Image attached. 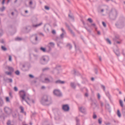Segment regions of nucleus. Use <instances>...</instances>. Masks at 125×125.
I'll return each mask as SVG.
<instances>
[{
	"mask_svg": "<svg viewBox=\"0 0 125 125\" xmlns=\"http://www.w3.org/2000/svg\"><path fill=\"white\" fill-rule=\"evenodd\" d=\"M20 95L22 100H25V96H26V93L25 91L21 90L20 91Z\"/></svg>",
	"mask_w": 125,
	"mask_h": 125,
	"instance_id": "f257e3e1",
	"label": "nucleus"
},
{
	"mask_svg": "<svg viewBox=\"0 0 125 125\" xmlns=\"http://www.w3.org/2000/svg\"><path fill=\"white\" fill-rule=\"evenodd\" d=\"M54 94L55 95H57V96H61V93H60L59 90H55L54 91Z\"/></svg>",
	"mask_w": 125,
	"mask_h": 125,
	"instance_id": "f03ea898",
	"label": "nucleus"
},
{
	"mask_svg": "<svg viewBox=\"0 0 125 125\" xmlns=\"http://www.w3.org/2000/svg\"><path fill=\"white\" fill-rule=\"evenodd\" d=\"M62 109L64 111H69V106L68 105H64L62 106Z\"/></svg>",
	"mask_w": 125,
	"mask_h": 125,
	"instance_id": "7ed1b4c3",
	"label": "nucleus"
},
{
	"mask_svg": "<svg viewBox=\"0 0 125 125\" xmlns=\"http://www.w3.org/2000/svg\"><path fill=\"white\" fill-rule=\"evenodd\" d=\"M79 110L82 113H84V112H85V109H84V107H81V108H79Z\"/></svg>",
	"mask_w": 125,
	"mask_h": 125,
	"instance_id": "20e7f679",
	"label": "nucleus"
},
{
	"mask_svg": "<svg viewBox=\"0 0 125 125\" xmlns=\"http://www.w3.org/2000/svg\"><path fill=\"white\" fill-rule=\"evenodd\" d=\"M117 115L118 117H119V118H121L122 115L121 114V112H120V110L119 109L117 110Z\"/></svg>",
	"mask_w": 125,
	"mask_h": 125,
	"instance_id": "39448f33",
	"label": "nucleus"
},
{
	"mask_svg": "<svg viewBox=\"0 0 125 125\" xmlns=\"http://www.w3.org/2000/svg\"><path fill=\"white\" fill-rule=\"evenodd\" d=\"M64 83V82L61 81L60 80L56 81L57 83Z\"/></svg>",
	"mask_w": 125,
	"mask_h": 125,
	"instance_id": "423d86ee",
	"label": "nucleus"
},
{
	"mask_svg": "<svg viewBox=\"0 0 125 125\" xmlns=\"http://www.w3.org/2000/svg\"><path fill=\"white\" fill-rule=\"evenodd\" d=\"M8 69L9 71H11V72H13V68L8 66Z\"/></svg>",
	"mask_w": 125,
	"mask_h": 125,
	"instance_id": "0eeeda50",
	"label": "nucleus"
},
{
	"mask_svg": "<svg viewBox=\"0 0 125 125\" xmlns=\"http://www.w3.org/2000/svg\"><path fill=\"white\" fill-rule=\"evenodd\" d=\"M120 104L121 107H124V104H123V101L120 100Z\"/></svg>",
	"mask_w": 125,
	"mask_h": 125,
	"instance_id": "6e6552de",
	"label": "nucleus"
},
{
	"mask_svg": "<svg viewBox=\"0 0 125 125\" xmlns=\"http://www.w3.org/2000/svg\"><path fill=\"white\" fill-rule=\"evenodd\" d=\"M20 109L21 110V113H23L24 112V108H23V107H22V106H21Z\"/></svg>",
	"mask_w": 125,
	"mask_h": 125,
	"instance_id": "1a4fd4ad",
	"label": "nucleus"
},
{
	"mask_svg": "<svg viewBox=\"0 0 125 125\" xmlns=\"http://www.w3.org/2000/svg\"><path fill=\"white\" fill-rule=\"evenodd\" d=\"M41 49L42 50V51H43V52H45V48H43V47H41Z\"/></svg>",
	"mask_w": 125,
	"mask_h": 125,
	"instance_id": "9d476101",
	"label": "nucleus"
},
{
	"mask_svg": "<svg viewBox=\"0 0 125 125\" xmlns=\"http://www.w3.org/2000/svg\"><path fill=\"white\" fill-rule=\"evenodd\" d=\"M5 9V8L4 7H2L0 9V11H3Z\"/></svg>",
	"mask_w": 125,
	"mask_h": 125,
	"instance_id": "9b49d317",
	"label": "nucleus"
},
{
	"mask_svg": "<svg viewBox=\"0 0 125 125\" xmlns=\"http://www.w3.org/2000/svg\"><path fill=\"white\" fill-rule=\"evenodd\" d=\"M42 23H40V24H37L36 25H33V26H34V27H39V26H41V25H42Z\"/></svg>",
	"mask_w": 125,
	"mask_h": 125,
	"instance_id": "f8f14e48",
	"label": "nucleus"
},
{
	"mask_svg": "<svg viewBox=\"0 0 125 125\" xmlns=\"http://www.w3.org/2000/svg\"><path fill=\"white\" fill-rule=\"evenodd\" d=\"M88 21H89V22H90V23H92V20L90 18L88 19L87 20Z\"/></svg>",
	"mask_w": 125,
	"mask_h": 125,
	"instance_id": "ddd939ff",
	"label": "nucleus"
},
{
	"mask_svg": "<svg viewBox=\"0 0 125 125\" xmlns=\"http://www.w3.org/2000/svg\"><path fill=\"white\" fill-rule=\"evenodd\" d=\"M1 48H2V50H4V51L6 50V48H5V47H4L3 46H1Z\"/></svg>",
	"mask_w": 125,
	"mask_h": 125,
	"instance_id": "4468645a",
	"label": "nucleus"
},
{
	"mask_svg": "<svg viewBox=\"0 0 125 125\" xmlns=\"http://www.w3.org/2000/svg\"><path fill=\"white\" fill-rule=\"evenodd\" d=\"M106 41L107 42H108V43H109V44H111V41H110V40H109V39H107Z\"/></svg>",
	"mask_w": 125,
	"mask_h": 125,
	"instance_id": "2eb2a0df",
	"label": "nucleus"
},
{
	"mask_svg": "<svg viewBox=\"0 0 125 125\" xmlns=\"http://www.w3.org/2000/svg\"><path fill=\"white\" fill-rule=\"evenodd\" d=\"M15 74L16 75H19V74H20V72H19V71L17 70L15 72Z\"/></svg>",
	"mask_w": 125,
	"mask_h": 125,
	"instance_id": "dca6fc26",
	"label": "nucleus"
},
{
	"mask_svg": "<svg viewBox=\"0 0 125 125\" xmlns=\"http://www.w3.org/2000/svg\"><path fill=\"white\" fill-rule=\"evenodd\" d=\"M45 83H49V80L46 78L45 79Z\"/></svg>",
	"mask_w": 125,
	"mask_h": 125,
	"instance_id": "f3484780",
	"label": "nucleus"
},
{
	"mask_svg": "<svg viewBox=\"0 0 125 125\" xmlns=\"http://www.w3.org/2000/svg\"><path fill=\"white\" fill-rule=\"evenodd\" d=\"M45 9H46V10H49V7L47 6H45Z\"/></svg>",
	"mask_w": 125,
	"mask_h": 125,
	"instance_id": "a211bd4d",
	"label": "nucleus"
},
{
	"mask_svg": "<svg viewBox=\"0 0 125 125\" xmlns=\"http://www.w3.org/2000/svg\"><path fill=\"white\" fill-rule=\"evenodd\" d=\"M5 110V112H7V111H8V110H9V108H8V107H5L4 108Z\"/></svg>",
	"mask_w": 125,
	"mask_h": 125,
	"instance_id": "6ab92c4d",
	"label": "nucleus"
},
{
	"mask_svg": "<svg viewBox=\"0 0 125 125\" xmlns=\"http://www.w3.org/2000/svg\"><path fill=\"white\" fill-rule=\"evenodd\" d=\"M12 58L11 57V56H9V61H11L12 60Z\"/></svg>",
	"mask_w": 125,
	"mask_h": 125,
	"instance_id": "aec40b11",
	"label": "nucleus"
},
{
	"mask_svg": "<svg viewBox=\"0 0 125 125\" xmlns=\"http://www.w3.org/2000/svg\"><path fill=\"white\" fill-rule=\"evenodd\" d=\"M28 100V101H27ZM27 100H25L26 102H31V101L30 100V99H29V98H27Z\"/></svg>",
	"mask_w": 125,
	"mask_h": 125,
	"instance_id": "412c9836",
	"label": "nucleus"
},
{
	"mask_svg": "<svg viewBox=\"0 0 125 125\" xmlns=\"http://www.w3.org/2000/svg\"><path fill=\"white\" fill-rule=\"evenodd\" d=\"M6 101L7 102H9V98L6 97Z\"/></svg>",
	"mask_w": 125,
	"mask_h": 125,
	"instance_id": "4be33fe9",
	"label": "nucleus"
},
{
	"mask_svg": "<svg viewBox=\"0 0 125 125\" xmlns=\"http://www.w3.org/2000/svg\"><path fill=\"white\" fill-rule=\"evenodd\" d=\"M102 120H101V119H99V123L100 124H102Z\"/></svg>",
	"mask_w": 125,
	"mask_h": 125,
	"instance_id": "5701e85b",
	"label": "nucleus"
},
{
	"mask_svg": "<svg viewBox=\"0 0 125 125\" xmlns=\"http://www.w3.org/2000/svg\"><path fill=\"white\" fill-rule=\"evenodd\" d=\"M74 85H75V84H74V83H71V86H72V87H73V88L75 87Z\"/></svg>",
	"mask_w": 125,
	"mask_h": 125,
	"instance_id": "b1692460",
	"label": "nucleus"
},
{
	"mask_svg": "<svg viewBox=\"0 0 125 125\" xmlns=\"http://www.w3.org/2000/svg\"><path fill=\"white\" fill-rule=\"evenodd\" d=\"M16 40L17 41H21V38H17Z\"/></svg>",
	"mask_w": 125,
	"mask_h": 125,
	"instance_id": "393cba45",
	"label": "nucleus"
},
{
	"mask_svg": "<svg viewBox=\"0 0 125 125\" xmlns=\"http://www.w3.org/2000/svg\"><path fill=\"white\" fill-rule=\"evenodd\" d=\"M45 59H48V57H45L44 59H43V61H45Z\"/></svg>",
	"mask_w": 125,
	"mask_h": 125,
	"instance_id": "a878e982",
	"label": "nucleus"
},
{
	"mask_svg": "<svg viewBox=\"0 0 125 125\" xmlns=\"http://www.w3.org/2000/svg\"><path fill=\"white\" fill-rule=\"evenodd\" d=\"M103 25L104 27H106V23H105L104 22H103Z\"/></svg>",
	"mask_w": 125,
	"mask_h": 125,
	"instance_id": "bb28decb",
	"label": "nucleus"
},
{
	"mask_svg": "<svg viewBox=\"0 0 125 125\" xmlns=\"http://www.w3.org/2000/svg\"><path fill=\"white\" fill-rule=\"evenodd\" d=\"M6 74H7V75H11V72H6Z\"/></svg>",
	"mask_w": 125,
	"mask_h": 125,
	"instance_id": "cd10ccee",
	"label": "nucleus"
},
{
	"mask_svg": "<svg viewBox=\"0 0 125 125\" xmlns=\"http://www.w3.org/2000/svg\"><path fill=\"white\" fill-rule=\"evenodd\" d=\"M14 89H15V91H17V90H18V88H17V87H15Z\"/></svg>",
	"mask_w": 125,
	"mask_h": 125,
	"instance_id": "c85d7f7f",
	"label": "nucleus"
},
{
	"mask_svg": "<svg viewBox=\"0 0 125 125\" xmlns=\"http://www.w3.org/2000/svg\"><path fill=\"white\" fill-rule=\"evenodd\" d=\"M49 44L50 45H54V43H53V42H50V43H49Z\"/></svg>",
	"mask_w": 125,
	"mask_h": 125,
	"instance_id": "c756f323",
	"label": "nucleus"
},
{
	"mask_svg": "<svg viewBox=\"0 0 125 125\" xmlns=\"http://www.w3.org/2000/svg\"><path fill=\"white\" fill-rule=\"evenodd\" d=\"M102 87L104 89V90H105V86L102 85Z\"/></svg>",
	"mask_w": 125,
	"mask_h": 125,
	"instance_id": "7c9ffc66",
	"label": "nucleus"
},
{
	"mask_svg": "<svg viewBox=\"0 0 125 125\" xmlns=\"http://www.w3.org/2000/svg\"><path fill=\"white\" fill-rule=\"evenodd\" d=\"M30 78H34V76L32 75H29Z\"/></svg>",
	"mask_w": 125,
	"mask_h": 125,
	"instance_id": "2f4dec72",
	"label": "nucleus"
},
{
	"mask_svg": "<svg viewBox=\"0 0 125 125\" xmlns=\"http://www.w3.org/2000/svg\"><path fill=\"white\" fill-rule=\"evenodd\" d=\"M9 83H12V79H9Z\"/></svg>",
	"mask_w": 125,
	"mask_h": 125,
	"instance_id": "473e14b6",
	"label": "nucleus"
},
{
	"mask_svg": "<svg viewBox=\"0 0 125 125\" xmlns=\"http://www.w3.org/2000/svg\"><path fill=\"white\" fill-rule=\"evenodd\" d=\"M93 118L94 119H96V115H93Z\"/></svg>",
	"mask_w": 125,
	"mask_h": 125,
	"instance_id": "72a5a7b5",
	"label": "nucleus"
},
{
	"mask_svg": "<svg viewBox=\"0 0 125 125\" xmlns=\"http://www.w3.org/2000/svg\"><path fill=\"white\" fill-rule=\"evenodd\" d=\"M56 32H55V30H53L52 31V34H55Z\"/></svg>",
	"mask_w": 125,
	"mask_h": 125,
	"instance_id": "f704fd0d",
	"label": "nucleus"
},
{
	"mask_svg": "<svg viewBox=\"0 0 125 125\" xmlns=\"http://www.w3.org/2000/svg\"><path fill=\"white\" fill-rule=\"evenodd\" d=\"M98 98H100V95L99 94H98Z\"/></svg>",
	"mask_w": 125,
	"mask_h": 125,
	"instance_id": "c9c22d12",
	"label": "nucleus"
},
{
	"mask_svg": "<svg viewBox=\"0 0 125 125\" xmlns=\"http://www.w3.org/2000/svg\"><path fill=\"white\" fill-rule=\"evenodd\" d=\"M4 1H5V0H2V4H3V3H4Z\"/></svg>",
	"mask_w": 125,
	"mask_h": 125,
	"instance_id": "e433bc0d",
	"label": "nucleus"
},
{
	"mask_svg": "<svg viewBox=\"0 0 125 125\" xmlns=\"http://www.w3.org/2000/svg\"><path fill=\"white\" fill-rule=\"evenodd\" d=\"M85 96H88V94H87V93L85 94Z\"/></svg>",
	"mask_w": 125,
	"mask_h": 125,
	"instance_id": "4c0bfd02",
	"label": "nucleus"
},
{
	"mask_svg": "<svg viewBox=\"0 0 125 125\" xmlns=\"http://www.w3.org/2000/svg\"><path fill=\"white\" fill-rule=\"evenodd\" d=\"M7 125H10V122H8L7 123Z\"/></svg>",
	"mask_w": 125,
	"mask_h": 125,
	"instance_id": "58836bf2",
	"label": "nucleus"
},
{
	"mask_svg": "<svg viewBox=\"0 0 125 125\" xmlns=\"http://www.w3.org/2000/svg\"><path fill=\"white\" fill-rule=\"evenodd\" d=\"M91 80H92V81H94V78H91Z\"/></svg>",
	"mask_w": 125,
	"mask_h": 125,
	"instance_id": "ea45409f",
	"label": "nucleus"
},
{
	"mask_svg": "<svg viewBox=\"0 0 125 125\" xmlns=\"http://www.w3.org/2000/svg\"><path fill=\"white\" fill-rule=\"evenodd\" d=\"M63 36H64V34H62L61 35L62 38V37H63Z\"/></svg>",
	"mask_w": 125,
	"mask_h": 125,
	"instance_id": "a19ab883",
	"label": "nucleus"
},
{
	"mask_svg": "<svg viewBox=\"0 0 125 125\" xmlns=\"http://www.w3.org/2000/svg\"><path fill=\"white\" fill-rule=\"evenodd\" d=\"M98 34L99 35H100V32L99 31H98Z\"/></svg>",
	"mask_w": 125,
	"mask_h": 125,
	"instance_id": "79ce46f5",
	"label": "nucleus"
},
{
	"mask_svg": "<svg viewBox=\"0 0 125 125\" xmlns=\"http://www.w3.org/2000/svg\"><path fill=\"white\" fill-rule=\"evenodd\" d=\"M93 26H95V24L93 23L92 24Z\"/></svg>",
	"mask_w": 125,
	"mask_h": 125,
	"instance_id": "37998d69",
	"label": "nucleus"
},
{
	"mask_svg": "<svg viewBox=\"0 0 125 125\" xmlns=\"http://www.w3.org/2000/svg\"><path fill=\"white\" fill-rule=\"evenodd\" d=\"M62 32H64V29H63V28H62Z\"/></svg>",
	"mask_w": 125,
	"mask_h": 125,
	"instance_id": "c03bdc74",
	"label": "nucleus"
},
{
	"mask_svg": "<svg viewBox=\"0 0 125 125\" xmlns=\"http://www.w3.org/2000/svg\"><path fill=\"white\" fill-rule=\"evenodd\" d=\"M36 41H38V38H36Z\"/></svg>",
	"mask_w": 125,
	"mask_h": 125,
	"instance_id": "a18cd8bd",
	"label": "nucleus"
},
{
	"mask_svg": "<svg viewBox=\"0 0 125 125\" xmlns=\"http://www.w3.org/2000/svg\"><path fill=\"white\" fill-rule=\"evenodd\" d=\"M28 13V11H25V13Z\"/></svg>",
	"mask_w": 125,
	"mask_h": 125,
	"instance_id": "49530a36",
	"label": "nucleus"
},
{
	"mask_svg": "<svg viewBox=\"0 0 125 125\" xmlns=\"http://www.w3.org/2000/svg\"><path fill=\"white\" fill-rule=\"evenodd\" d=\"M32 1H30V4H32Z\"/></svg>",
	"mask_w": 125,
	"mask_h": 125,
	"instance_id": "de8ad7c7",
	"label": "nucleus"
},
{
	"mask_svg": "<svg viewBox=\"0 0 125 125\" xmlns=\"http://www.w3.org/2000/svg\"><path fill=\"white\" fill-rule=\"evenodd\" d=\"M104 10H102V12H103Z\"/></svg>",
	"mask_w": 125,
	"mask_h": 125,
	"instance_id": "09e8293b",
	"label": "nucleus"
},
{
	"mask_svg": "<svg viewBox=\"0 0 125 125\" xmlns=\"http://www.w3.org/2000/svg\"><path fill=\"white\" fill-rule=\"evenodd\" d=\"M42 88H44V87L42 86Z\"/></svg>",
	"mask_w": 125,
	"mask_h": 125,
	"instance_id": "8fccbe9b",
	"label": "nucleus"
},
{
	"mask_svg": "<svg viewBox=\"0 0 125 125\" xmlns=\"http://www.w3.org/2000/svg\"><path fill=\"white\" fill-rule=\"evenodd\" d=\"M12 15H13V13H12Z\"/></svg>",
	"mask_w": 125,
	"mask_h": 125,
	"instance_id": "3c124183",
	"label": "nucleus"
},
{
	"mask_svg": "<svg viewBox=\"0 0 125 125\" xmlns=\"http://www.w3.org/2000/svg\"><path fill=\"white\" fill-rule=\"evenodd\" d=\"M69 17H70V15H69Z\"/></svg>",
	"mask_w": 125,
	"mask_h": 125,
	"instance_id": "603ef678",
	"label": "nucleus"
},
{
	"mask_svg": "<svg viewBox=\"0 0 125 125\" xmlns=\"http://www.w3.org/2000/svg\"><path fill=\"white\" fill-rule=\"evenodd\" d=\"M32 102L34 103V102L32 101Z\"/></svg>",
	"mask_w": 125,
	"mask_h": 125,
	"instance_id": "864d4df0",
	"label": "nucleus"
},
{
	"mask_svg": "<svg viewBox=\"0 0 125 125\" xmlns=\"http://www.w3.org/2000/svg\"><path fill=\"white\" fill-rule=\"evenodd\" d=\"M30 125H32V124L30 123Z\"/></svg>",
	"mask_w": 125,
	"mask_h": 125,
	"instance_id": "5fc2aeb1",
	"label": "nucleus"
},
{
	"mask_svg": "<svg viewBox=\"0 0 125 125\" xmlns=\"http://www.w3.org/2000/svg\"><path fill=\"white\" fill-rule=\"evenodd\" d=\"M45 101H46V100H45Z\"/></svg>",
	"mask_w": 125,
	"mask_h": 125,
	"instance_id": "6e6d98bb",
	"label": "nucleus"
}]
</instances>
